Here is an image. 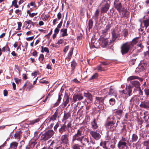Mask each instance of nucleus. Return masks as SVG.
<instances>
[{"mask_svg": "<svg viewBox=\"0 0 149 149\" xmlns=\"http://www.w3.org/2000/svg\"><path fill=\"white\" fill-rule=\"evenodd\" d=\"M85 131L84 127H81L77 130V133L73 136L75 140L80 142L83 146H86V143H89V142L88 138L84 135Z\"/></svg>", "mask_w": 149, "mask_h": 149, "instance_id": "f257e3e1", "label": "nucleus"}, {"mask_svg": "<svg viewBox=\"0 0 149 149\" xmlns=\"http://www.w3.org/2000/svg\"><path fill=\"white\" fill-rule=\"evenodd\" d=\"M114 118L113 116L111 118L108 117L105 124V126L107 128L110 129L111 131H113L116 129L118 125L117 123L118 122L117 121L116 124V121L114 120Z\"/></svg>", "mask_w": 149, "mask_h": 149, "instance_id": "f03ea898", "label": "nucleus"}, {"mask_svg": "<svg viewBox=\"0 0 149 149\" xmlns=\"http://www.w3.org/2000/svg\"><path fill=\"white\" fill-rule=\"evenodd\" d=\"M54 134V132L52 130H49L44 133L39 135L40 141H45L52 137Z\"/></svg>", "mask_w": 149, "mask_h": 149, "instance_id": "7ed1b4c3", "label": "nucleus"}, {"mask_svg": "<svg viewBox=\"0 0 149 149\" xmlns=\"http://www.w3.org/2000/svg\"><path fill=\"white\" fill-rule=\"evenodd\" d=\"M110 4L109 0H103L101 3L102 7L101 8V13H106L109 9Z\"/></svg>", "mask_w": 149, "mask_h": 149, "instance_id": "20e7f679", "label": "nucleus"}, {"mask_svg": "<svg viewBox=\"0 0 149 149\" xmlns=\"http://www.w3.org/2000/svg\"><path fill=\"white\" fill-rule=\"evenodd\" d=\"M112 35V39L110 40V43H113L116 39L120 36V31L116 28L112 29L111 30Z\"/></svg>", "mask_w": 149, "mask_h": 149, "instance_id": "39448f33", "label": "nucleus"}, {"mask_svg": "<svg viewBox=\"0 0 149 149\" xmlns=\"http://www.w3.org/2000/svg\"><path fill=\"white\" fill-rule=\"evenodd\" d=\"M113 141L114 142L110 141L101 142L100 143V146L106 149H113L115 147V142L114 141Z\"/></svg>", "mask_w": 149, "mask_h": 149, "instance_id": "423d86ee", "label": "nucleus"}, {"mask_svg": "<svg viewBox=\"0 0 149 149\" xmlns=\"http://www.w3.org/2000/svg\"><path fill=\"white\" fill-rule=\"evenodd\" d=\"M132 48L129 42L124 43L122 45L121 47V52L122 54L123 55L126 54Z\"/></svg>", "mask_w": 149, "mask_h": 149, "instance_id": "0eeeda50", "label": "nucleus"}, {"mask_svg": "<svg viewBox=\"0 0 149 149\" xmlns=\"http://www.w3.org/2000/svg\"><path fill=\"white\" fill-rule=\"evenodd\" d=\"M100 40L101 42H99L102 47H105L108 45H110L111 46H112L113 45V43H110V41L109 42L107 38H101Z\"/></svg>", "mask_w": 149, "mask_h": 149, "instance_id": "6e6552de", "label": "nucleus"}, {"mask_svg": "<svg viewBox=\"0 0 149 149\" xmlns=\"http://www.w3.org/2000/svg\"><path fill=\"white\" fill-rule=\"evenodd\" d=\"M115 8L120 13L123 10V8L122 7V5L119 0H115L114 2Z\"/></svg>", "mask_w": 149, "mask_h": 149, "instance_id": "1a4fd4ad", "label": "nucleus"}, {"mask_svg": "<svg viewBox=\"0 0 149 149\" xmlns=\"http://www.w3.org/2000/svg\"><path fill=\"white\" fill-rule=\"evenodd\" d=\"M77 141L75 140V138L73 136L72 138V141L71 143V148L72 149H81V147L83 146L82 145H79V144L76 143Z\"/></svg>", "mask_w": 149, "mask_h": 149, "instance_id": "9d476101", "label": "nucleus"}, {"mask_svg": "<svg viewBox=\"0 0 149 149\" xmlns=\"http://www.w3.org/2000/svg\"><path fill=\"white\" fill-rule=\"evenodd\" d=\"M90 134L96 140H98L101 138V136L100 134L96 132L91 131L90 132Z\"/></svg>", "mask_w": 149, "mask_h": 149, "instance_id": "9b49d317", "label": "nucleus"}, {"mask_svg": "<svg viewBox=\"0 0 149 149\" xmlns=\"http://www.w3.org/2000/svg\"><path fill=\"white\" fill-rule=\"evenodd\" d=\"M83 97L80 94H74L73 96V100L75 102L77 101H80L83 99Z\"/></svg>", "mask_w": 149, "mask_h": 149, "instance_id": "f8f14e48", "label": "nucleus"}, {"mask_svg": "<svg viewBox=\"0 0 149 149\" xmlns=\"http://www.w3.org/2000/svg\"><path fill=\"white\" fill-rule=\"evenodd\" d=\"M104 90H106V91H107V92H108L109 90V95H110L114 96L115 97H117V95L116 94V91L114 89L110 88V89L109 90L108 88H106L104 89Z\"/></svg>", "mask_w": 149, "mask_h": 149, "instance_id": "ddd939ff", "label": "nucleus"}, {"mask_svg": "<svg viewBox=\"0 0 149 149\" xmlns=\"http://www.w3.org/2000/svg\"><path fill=\"white\" fill-rule=\"evenodd\" d=\"M139 106L141 108L149 110V101L142 102Z\"/></svg>", "mask_w": 149, "mask_h": 149, "instance_id": "4468645a", "label": "nucleus"}, {"mask_svg": "<svg viewBox=\"0 0 149 149\" xmlns=\"http://www.w3.org/2000/svg\"><path fill=\"white\" fill-rule=\"evenodd\" d=\"M61 140L63 143L65 144H68L69 141L68 135L65 134L62 135L61 137Z\"/></svg>", "mask_w": 149, "mask_h": 149, "instance_id": "2eb2a0df", "label": "nucleus"}, {"mask_svg": "<svg viewBox=\"0 0 149 149\" xmlns=\"http://www.w3.org/2000/svg\"><path fill=\"white\" fill-rule=\"evenodd\" d=\"M64 114L63 119L62 121L64 122L65 124L66 122V120L69 118L71 117V113L70 112H64Z\"/></svg>", "mask_w": 149, "mask_h": 149, "instance_id": "dca6fc26", "label": "nucleus"}, {"mask_svg": "<svg viewBox=\"0 0 149 149\" xmlns=\"http://www.w3.org/2000/svg\"><path fill=\"white\" fill-rule=\"evenodd\" d=\"M131 84L133 87L139 88L140 87V84L139 82L136 80H134L131 82Z\"/></svg>", "mask_w": 149, "mask_h": 149, "instance_id": "f3484780", "label": "nucleus"}, {"mask_svg": "<svg viewBox=\"0 0 149 149\" xmlns=\"http://www.w3.org/2000/svg\"><path fill=\"white\" fill-rule=\"evenodd\" d=\"M24 25L26 26L28 24L27 26H26V28L30 29L31 27V25H33L34 26V23H33L30 20H29L27 21H25L24 23Z\"/></svg>", "mask_w": 149, "mask_h": 149, "instance_id": "a211bd4d", "label": "nucleus"}, {"mask_svg": "<svg viewBox=\"0 0 149 149\" xmlns=\"http://www.w3.org/2000/svg\"><path fill=\"white\" fill-rule=\"evenodd\" d=\"M22 135V133L21 131H19L16 132L14 135V137L18 141H19Z\"/></svg>", "mask_w": 149, "mask_h": 149, "instance_id": "6ab92c4d", "label": "nucleus"}, {"mask_svg": "<svg viewBox=\"0 0 149 149\" xmlns=\"http://www.w3.org/2000/svg\"><path fill=\"white\" fill-rule=\"evenodd\" d=\"M139 99L136 96H134L130 100V104H138L139 103Z\"/></svg>", "mask_w": 149, "mask_h": 149, "instance_id": "aec40b11", "label": "nucleus"}, {"mask_svg": "<svg viewBox=\"0 0 149 149\" xmlns=\"http://www.w3.org/2000/svg\"><path fill=\"white\" fill-rule=\"evenodd\" d=\"M134 79H138L141 82L143 81V79L141 78H140L135 75L132 76L128 77L127 79V81H130Z\"/></svg>", "mask_w": 149, "mask_h": 149, "instance_id": "412c9836", "label": "nucleus"}, {"mask_svg": "<svg viewBox=\"0 0 149 149\" xmlns=\"http://www.w3.org/2000/svg\"><path fill=\"white\" fill-rule=\"evenodd\" d=\"M91 128L93 130L97 129L98 127V126L97 124V121L95 118L93 119V121L91 122Z\"/></svg>", "mask_w": 149, "mask_h": 149, "instance_id": "4be33fe9", "label": "nucleus"}, {"mask_svg": "<svg viewBox=\"0 0 149 149\" xmlns=\"http://www.w3.org/2000/svg\"><path fill=\"white\" fill-rule=\"evenodd\" d=\"M139 37H137L134 38L131 42H129L132 47L138 42L139 41Z\"/></svg>", "mask_w": 149, "mask_h": 149, "instance_id": "5701e85b", "label": "nucleus"}, {"mask_svg": "<svg viewBox=\"0 0 149 149\" xmlns=\"http://www.w3.org/2000/svg\"><path fill=\"white\" fill-rule=\"evenodd\" d=\"M123 146L126 147V148H127V143L126 142L120 141L118 144V148H123Z\"/></svg>", "mask_w": 149, "mask_h": 149, "instance_id": "b1692460", "label": "nucleus"}, {"mask_svg": "<svg viewBox=\"0 0 149 149\" xmlns=\"http://www.w3.org/2000/svg\"><path fill=\"white\" fill-rule=\"evenodd\" d=\"M58 115V112L57 110H56L54 114L52 115L50 118H48V120H49V121L52 120L54 121L56 120L57 116Z\"/></svg>", "mask_w": 149, "mask_h": 149, "instance_id": "393cba45", "label": "nucleus"}, {"mask_svg": "<svg viewBox=\"0 0 149 149\" xmlns=\"http://www.w3.org/2000/svg\"><path fill=\"white\" fill-rule=\"evenodd\" d=\"M139 64L146 70L147 69L149 66V65L147 63V62L145 60L141 61Z\"/></svg>", "mask_w": 149, "mask_h": 149, "instance_id": "a878e982", "label": "nucleus"}, {"mask_svg": "<svg viewBox=\"0 0 149 149\" xmlns=\"http://www.w3.org/2000/svg\"><path fill=\"white\" fill-rule=\"evenodd\" d=\"M105 97H96V101L97 102L101 104H103L104 101Z\"/></svg>", "mask_w": 149, "mask_h": 149, "instance_id": "bb28decb", "label": "nucleus"}, {"mask_svg": "<svg viewBox=\"0 0 149 149\" xmlns=\"http://www.w3.org/2000/svg\"><path fill=\"white\" fill-rule=\"evenodd\" d=\"M25 87H26L27 88L29 89V91H30L33 88V86L29 82H28L26 83L23 87L22 88L24 90L25 89Z\"/></svg>", "mask_w": 149, "mask_h": 149, "instance_id": "cd10ccee", "label": "nucleus"}, {"mask_svg": "<svg viewBox=\"0 0 149 149\" xmlns=\"http://www.w3.org/2000/svg\"><path fill=\"white\" fill-rule=\"evenodd\" d=\"M64 108L65 107L69 102V97L68 95H65L64 97Z\"/></svg>", "mask_w": 149, "mask_h": 149, "instance_id": "c85d7f7f", "label": "nucleus"}, {"mask_svg": "<svg viewBox=\"0 0 149 149\" xmlns=\"http://www.w3.org/2000/svg\"><path fill=\"white\" fill-rule=\"evenodd\" d=\"M66 126L65 124L61 125V127L59 129V131L60 134H62L64 132L66 131Z\"/></svg>", "mask_w": 149, "mask_h": 149, "instance_id": "c756f323", "label": "nucleus"}, {"mask_svg": "<svg viewBox=\"0 0 149 149\" xmlns=\"http://www.w3.org/2000/svg\"><path fill=\"white\" fill-rule=\"evenodd\" d=\"M84 95L85 97H86L87 99L91 101L92 100V96L90 93L88 92L84 93Z\"/></svg>", "mask_w": 149, "mask_h": 149, "instance_id": "7c9ffc66", "label": "nucleus"}, {"mask_svg": "<svg viewBox=\"0 0 149 149\" xmlns=\"http://www.w3.org/2000/svg\"><path fill=\"white\" fill-rule=\"evenodd\" d=\"M18 143L16 142H13L10 144V149H17Z\"/></svg>", "mask_w": 149, "mask_h": 149, "instance_id": "2f4dec72", "label": "nucleus"}, {"mask_svg": "<svg viewBox=\"0 0 149 149\" xmlns=\"http://www.w3.org/2000/svg\"><path fill=\"white\" fill-rule=\"evenodd\" d=\"M100 45V43L98 41L97 42V43L94 42L93 44L91 43L90 45L91 48H97Z\"/></svg>", "mask_w": 149, "mask_h": 149, "instance_id": "473e14b6", "label": "nucleus"}, {"mask_svg": "<svg viewBox=\"0 0 149 149\" xmlns=\"http://www.w3.org/2000/svg\"><path fill=\"white\" fill-rule=\"evenodd\" d=\"M76 66V62L74 61H72L71 62V74L73 73L74 70L75 69V66Z\"/></svg>", "mask_w": 149, "mask_h": 149, "instance_id": "72a5a7b5", "label": "nucleus"}, {"mask_svg": "<svg viewBox=\"0 0 149 149\" xmlns=\"http://www.w3.org/2000/svg\"><path fill=\"white\" fill-rule=\"evenodd\" d=\"M143 22L144 24L145 27L146 29H147L149 26V17L146 19L143 20Z\"/></svg>", "mask_w": 149, "mask_h": 149, "instance_id": "f704fd0d", "label": "nucleus"}, {"mask_svg": "<svg viewBox=\"0 0 149 149\" xmlns=\"http://www.w3.org/2000/svg\"><path fill=\"white\" fill-rule=\"evenodd\" d=\"M74 49V48L72 47L70 49V51L68 53V57L67 58L68 59V60H70V59L71 57L72 56L73 54V51Z\"/></svg>", "mask_w": 149, "mask_h": 149, "instance_id": "c9c22d12", "label": "nucleus"}, {"mask_svg": "<svg viewBox=\"0 0 149 149\" xmlns=\"http://www.w3.org/2000/svg\"><path fill=\"white\" fill-rule=\"evenodd\" d=\"M39 121L40 120L39 119H37L35 120L29 121L28 122V124L29 125H33L36 123H38Z\"/></svg>", "mask_w": 149, "mask_h": 149, "instance_id": "e433bc0d", "label": "nucleus"}, {"mask_svg": "<svg viewBox=\"0 0 149 149\" xmlns=\"http://www.w3.org/2000/svg\"><path fill=\"white\" fill-rule=\"evenodd\" d=\"M100 11L98 9L96 10L94 15V18L95 20H97L98 18V17L99 15Z\"/></svg>", "mask_w": 149, "mask_h": 149, "instance_id": "4c0bfd02", "label": "nucleus"}, {"mask_svg": "<svg viewBox=\"0 0 149 149\" xmlns=\"http://www.w3.org/2000/svg\"><path fill=\"white\" fill-rule=\"evenodd\" d=\"M123 12L124 14L123 15L122 17H127L130 14V12L127 9L123 10Z\"/></svg>", "mask_w": 149, "mask_h": 149, "instance_id": "58836bf2", "label": "nucleus"}, {"mask_svg": "<svg viewBox=\"0 0 149 149\" xmlns=\"http://www.w3.org/2000/svg\"><path fill=\"white\" fill-rule=\"evenodd\" d=\"M138 137L136 134H133L132 135V142H136L137 140Z\"/></svg>", "mask_w": 149, "mask_h": 149, "instance_id": "ea45409f", "label": "nucleus"}, {"mask_svg": "<svg viewBox=\"0 0 149 149\" xmlns=\"http://www.w3.org/2000/svg\"><path fill=\"white\" fill-rule=\"evenodd\" d=\"M67 30L66 29H63L61 30V31L63 33L62 34V36L64 37L68 35L67 33Z\"/></svg>", "mask_w": 149, "mask_h": 149, "instance_id": "a19ab883", "label": "nucleus"}, {"mask_svg": "<svg viewBox=\"0 0 149 149\" xmlns=\"http://www.w3.org/2000/svg\"><path fill=\"white\" fill-rule=\"evenodd\" d=\"M41 52L42 53H44V52H46L47 53L49 52V50L48 48L47 47H44L43 46L41 47Z\"/></svg>", "mask_w": 149, "mask_h": 149, "instance_id": "79ce46f5", "label": "nucleus"}, {"mask_svg": "<svg viewBox=\"0 0 149 149\" xmlns=\"http://www.w3.org/2000/svg\"><path fill=\"white\" fill-rule=\"evenodd\" d=\"M30 131L29 130L25 131L24 133V139H26L27 137L30 135Z\"/></svg>", "mask_w": 149, "mask_h": 149, "instance_id": "37998d69", "label": "nucleus"}, {"mask_svg": "<svg viewBox=\"0 0 149 149\" xmlns=\"http://www.w3.org/2000/svg\"><path fill=\"white\" fill-rule=\"evenodd\" d=\"M136 70L137 71L139 72L143 71L146 70L140 64L139 65L137 68H136Z\"/></svg>", "mask_w": 149, "mask_h": 149, "instance_id": "c03bdc74", "label": "nucleus"}, {"mask_svg": "<svg viewBox=\"0 0 149 149\" xmlns=\"http://www.w3.org/2000/svg\"><path fill=\"white\" fill-rule=\"evenodd\" d=\"M44 58V55L43 54H40L38 58L39 60L40 61V62L43 63V60Z\"/></svg>", "mask_w": 149, "mask_h": 149, "instance_id": "a18cd8bd", "label": "nucleus"}, {"mask_svg": "<svg viewBox=\"0 0 149 149\" xmlns=\"http://www.w3.org/2000/svg\"><path fill=\"white\" fill-rule=\"evenodd\" d=\"M17 0H14L12 2V6H14L15 8H18L19 6L17 5Z\"/></svg>", "mask_w": 149, "mask_h": 149, "instance_id": "49530a36", "label": "nucleus"}, {"mask_svg": "<svg viewBox=\"0 0 149 149\" xmlns=\"http://www.w3.org/2000/svg\"><path fill=\"white\" fill-rule=\"evenodd\" d=\"M123 112V111L121 109H118L116 111L115 113L116 114L120 116Z\"/></svg>", "mask_w": 149, "mask_h": 149, "instance_id": "de8ad7c7", "label": "nucleus"}, {"mask_svg": "<svg viewBox=\"0 0 149 149\" xmlns=\"http://www.w3.org/2000/svg\"><path fill=\"white\" fill-rule=\"evenodd\" d=\"M98 77V74L97 73H96L94 74L93 75L92 77L90 78L89 79L90 80H92L93 79H96Z\"/></svg>", "mask_w": 149, "mask_h": 149, "instance_id": "09e8293b", "label": "nucleus"}, {"mask_svg": "<svg viewBox=\"0 0 149 149\" xmlns=\"http://www.w3.org/2000/svg\"><path fill=\"white\" fill-rule=\"evenodd\" d=\"M93 24V22L92 19H89V23H88V26H89V29L92 28Z\"/></svg>", "mask_w": 149, "mask_h": 149, "instance_id": "8fccbe9b", "label": "nucleus"}, {"mask_svg": "<svg viewBox=\"0 0 149 149\" xmlns=\"http://www.w3.org/2000/svg\"><path fill=\"white\" fill-rule=\"evenodd\" d=\"M44 78H43L40 80V83L45 84H47L49 83L48 81H46L45 80H44Z\"/></svg>", "mask_w": 149, "mask_h": 149, "instance_id": "3c124183", "label": "nucleus"}, {"mask_svg": "<svg viewBox=\"0 0 149 149\" xmlns=\"http://www.w3.org/2000/svg\"><path fill=\"white\" fill-rule=\"evenodd\" d=\"M109 102L110 104L113 105L115 103V100L114 98H111L109 100Z\"/></svg>", "mask_w": 149, "mask_h": 149, "instance_id": "603ef678", "label": "nucleus"}, {"mask_svg": "<svg viewBox=\"0 0 149 149\" xmlns=\"http://www.w3.org/2000/svg\"><path fill=\"white\" fill-rule=\"evenodd\" d=\"M145 93L147 96L149 95V89L148 88H146L144 90Z\"/></svg>", "mask_w": 149, "mask_h": 149, "instance_id": "864d4df0", "label": "nucleus"}, {"mask_svg": "<svg viewBox=\"0 0 149 149\" xmlns=\"http://www.w3.org/2000/svg\"><path fill=\"white\" fill-rule=\"evenodd\" d=\"M132 88H128V91L127 92V93H128V95L129 96H130L132 95Z\"/></svg>", "mask_w": 149, "mask_h": 149, "instance_id": "5fc2aeb1", "label": "nucleus"}, {"mask_svg": "<svg viewBox=\"0 0 149 149\" xmlns=\"http://www.w3.org/2000/svg\"><path fill=\"white\" fill-rule=\"evenodd\" d=\"M65 148L62 145L60 146L57 147H55L54 149H65Z\"/></svg>", "mask_w": 149, "mask_h": 149, "instance_id": "6e6d98bb", "label": "nucleus"}, {"mask_svg": "<svg viewBox=\"0 0 149 149\" xmlns=\"http://www.w3.org/2000/svg\"><path fill=\"white\" fill-rule=\"evenodd\" d=\"M97 69L100 71H104V69L102 68L100 65L97 66Z\"/></svg>", "mask_w": 149, "mask_h": 149, "instance_id": "4d7b16f0", "label": "nucleus"}, {"mask_svg": "<svg viewBox=\"0 0 149 149\" xmlns=\"http://www.w3.org/2000/svg\"><path fill=\"white\" fill-rule=\"evenodd\" d=\"M64 40L62 39H60L59 40H58L57 42H56L57 44H62Z\"/></svg>", "mask_w": 149, "mask_h": 149, "instance_id": "13d9d810", "label": "nucleus"}, {"mask_svg": "<svg viewBox=\"0 0 149 149\" xmlns=\"http://www.w3.org/2000/svg\"><path fill=\"white\" fill-rule=\"evenodd\" d=\"M57 18L58 19L60 20L61 19L62 17V14L60 12L58 13L57 14Z\"/></svg>", "mask_w": 149, "mask_h": 149, "instance_id": "bf43d9fd", "label": "nucleus"}, {"mask_svg": "<svg viewBox=\"0 0 149 149\" xmlns=\"http://www.w3.org/2000/svg\"><path fill=\"white\" fill-rule=\"evenodd\" d=\"M8 49H9V48L8 46H6L3 47L2 48V51H3L5 52L6 50H7Z\"/></svg>", "mask_w": 149, "mask_h": 149, "instance_id": "052dcab7", "label": "nucleus"}, {"mask_svg": "<svg viewBox=\"0 0 149 149\" xmlns=\"http://www.w3.org/2000/svg\"><path fill=\"white\" fill-rule=\"evenodd\" d=\"M14 79L15 81L17 84H18L19 82H20L21 80L17 78H15Z\"/></svg>", "mask_w": 149, "mask_h": 149, "instance_id": "680f3d73", "label": "nucleus"}, {"mask_svg": "<svg viewBox=\"0 0 149 149\" xmlns=\"http://www.w3.org/2000/svg\"><path fill=\"white\" fill-rule=\"evenodd\" d=\"M111 27V26L110 24H108L106 26L105 29L106 30H107L108 31L110 28Z\"/></svg>", "mask_w": 149, "mask_h": 149, "instance_id": "e2e57ef3", "label": "nucleus"}, {"mask_svg": "<svg viewBox=\"0 0 149 149\" xmlns=\"http://www.w3.org/2000/svg\"><path fill=\"white\" fill-rule=\"evenodd\" d=\"M69 48V46H66L64 48V49L63 50V51L65 52L66 53L67 51L68 50V49Z\"/></svg>", "mask_w": 149, "mask_h": 149, "instance_id": "0e129e2a", "label": "nucleus"}, {"mask_svg": "<svg viewBox=\"0 0 149 149\" xmlns=\"http://www.w3.org/2000/svg\"><path fill=\"white\" fill-rule=\"evenodd\" d=\"M15 12L16 14H17V15H19V14H21V10L19 9L16 10L15 11Z\"/></svg>", "mask_w": 149, "mask_h": 149, "instance_id": "69168bd1", "label": "nucleus"}, {"mask_svg": "<svg viewBox=\"0 0 149 149\" xmlns=\"http://www.w3.org/2000/svg\"><path fill=\"white\" fill-rule=\"evenodd\" d=\"M120 93L121 94H126L127 93V91L126 90H123V91H120Z\"/></svg>", "mask_w": 149, "mask_h": 149, "instance_id": "338daca9", "label": "nucleus"}, {"mask_svg": "<svg viewBox=\"0 0 149 149\" xmlns=\"http://www.w3.org/2000/svg\"><path fill=\"white\" fill-rule=\"evenodd\" d=\"M107 31L105 29L102 30V33L104 35H105L107 34Z\"/></svg>", "mask_w": 149, "mask_h": 149, "instance_id": "774afa93", "label": "nucleus"}]
</instances>
